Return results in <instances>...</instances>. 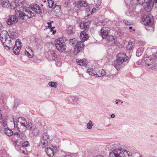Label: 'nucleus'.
Listing matches in <instances>:
<instances>
[{"instance_id": "nucleus-1", "label": "nucleus", "mask_w": 157, "mask_h": 157, "mask_svg": "<svg viewBox=\"0 0 157 157\" xmlns=\"http://www.w3.org/2000/svg\"><path fill=\"white\" fill-rule=\"evenodd\" d=\"M130 152L120 149H115L109 154V157H129Z\"/></svg>"}, {"instance_id": "nucleus-2", "label": "nucleus", "mask_w": 157, "mask_h": 157, "mask_svg": "<svg viewBox=\"0 0 157 157\" xmlns=\"http://www.w3.org/2000/svg\"><path fill=\"white\" fill-rule=\"evenodd\" d=\"M128 59V57L125 54L118 53L117 55L114 63V67L117 70L119 69L121 67L123 63L126 61Z\"/></svg>"}, {"instance_id": "nucleus-3", "label": "nucleus", "mask_w": 157, "mask_h": 157, "mask_svg": "<svg viewBox=\"0 0 157 157\" xmlns=\"http://www.w3.org/2000/svg\"><path fill=\"white\" fill-rule=\"evenodd\" d=\"M55 46L56 48L60 52H64L66 50V46L63 41V39L60 38L55 40Z\"/></svg>"}, {"instance_id": "nucleus-4", "label": "nucleus", "mask_w": 157, "mask_h": 157, "mask_svg": "<svg viewBox=\"0 0 157 157\" xmlns=\"http://www.w3.org/2000/svg\"><path fill=\"white\" fill-rule=\"evenodd\" d=\"M90 75H94L97 77H101L106 74V72L104 70H99L97 72L95 71L93 68H89L86 71Z\"/></svg>"}, {"instance_id": "nucleus-5", "label": "nucleus", "mask_w": 157, "mask_h": 157, "mask_svg": "<svg viewBox=\"0 0 157 157\" xmlns=\"http://www.w3.org/2000/svg\"><path fill=\"white\" fill-rule=\"evenodd\" d=\"M8 33L6 30H2L0 33V40L3 44H6V43L8 44L11 42L8 39Z\"/></svg>"}, {"instance_id": "nucleus-6", "label": "nucleus", "mask_w": 157, "mask_h": 157, "mask_svg": "<svg viewBox=\"0 0 157 157\" xmlns=\"http://www.w3.org/2000/svg\"><path fill=\"white\" fill-rule=\"evenodd\" d=\"M142 23L145 25H149L150 26L153 24L152 16L151 14L144 15L142 18Z\"/></svg>"}, {"instance_id": "nucleus-7", "label": "nucleus", "mask_w": 157, "mask_h": 157, "mask_svg": "<svg viewBox=\"0 0 157 157\" xmlns=\"http://www.w3.org/2000/svg\"><path fill=\"white\" fill-rule=\"evenodd\" d=\"M25 4V2L23 0L16 1L11 2L10 8L12 9L17 8L18 10H20V8L22 9Z\"/></svg>"}, {"instance_id": "nucleus-8", "label": "nucleus", "mask_w": 157, "mask_h": 157, "mask_svg": "<svg viewBox=\"0 0 157 157\" xmlns=\"http://www.w3.org/2000/svg\"><path fill=\"white\" fill-rule=\"evenodd\" d=\"M83 42L82 41H80L77 43L76 45H75L74 48V55H77L84 47V45L83 43Z\"/></svg>"}, {"instance_id": "nucleus-9", "label": "nucleus", "mask_w": 157, "mask_h": 157, "mask_svg": "<svg viewBox=\"0 0 157 157\" xmlns=\"http://www.w3.org/2000/svg\"><path fill=\"white\" fill-rule=\"evenodd\" d=\"M56 147L52 146L47 147L45 149V151L47 155L50 157H52L56 151Z\"/></svg>"}, {"instance_id": "nucleus-10", "label": "nucleus", "mask_w": 157, "mask_h": 157, "mask_svg": "<svg viewBox=\"0 0 157 157\" xmlns=\"http://www.w3.org/2000/svg\"><path fill=\"white\" fill-rule=\"evenodd\" d=\"M110 31V29L108 27H103L100 30V35L103 38H105L108 37Z\"/></svg>"}, {"instance_id": "nucleus-11", "label": "nucleus", "mask_w": 157, "mask_h": 157, "mask_svg": "<svg viewBox=\"0 0 157 157\" xmlns=\"http://www.w3.org/2000/svg\"><path fill=\"white\" fill-rule=\"evenodd\" d=\"M6 22L8 25H12L17 23L18 22V19L15 16H10Z\"/></svg>"}, {"instance_id": "nucleus-12", "label": "nucleus", "mask_w": 157, "mask_h": 157, "mask_svg": "<svg viewBox=\"0 0 157 157\" xmlns=\"http://www.w3.org/2000/svg\"><path fill=\"white\" fill-rule=\"evenodd\" d=\"M74 5L75 7L80 8L82 7L86 6H87V3L83 0H79L75 3Z\"/></svg>"}, {"instance_id": "nucleus-13", "label": "nucleus", "mask_w": 157, "mask_h": 157, "mask_svg": "<svg viewBox=\"0 0 157 157\" xmlns=\"http://www.w3.org/2000/svg\"><path fill=\"white\" fill-rule=\"evenodd\" d=\"M107 44L110 46H113L116 41V37L112 35L107 37Z\"/></svg>"}, {"instance_id": "nucleus-14", "label": "nucleus", "mask_w": 157, "mask_h": 157, "mask_svg": "<svg viewBox=\"0 0 157 157\" xmlns=\"http://www.w3.org/2000/svg\"><path fill=\"white\" fill-rule=\"evenodd\" d=\"M22 9L23 11H25V15L27 16L29 18H31L34 16V13L30 11L29 9L23 7Z\"/></svg>"}, {"instance_id": "nucleus-15", "label": "nucleus", "mask_w": 157, "mask_h": 157, "mask_svg": "<svg viewBox=\"0 0 157 157\" xmlns=\"http://www.w3.org/2000/svg\"><path fill=\"white\" fill-rule=\"evenodd\" d=\"M91 22L88 21L86 22L81 23L80 25V28L84 29L85 31H88L89 29L90 24Z\"/></svg>"}, {"instance_id": "nucleus-16", "label": "nucleus", "mask_w": 157, "mask_h": 157, "mask_svg": "<svg viewBox=\"0 0 157 157\" xmlns=\"http://www.w3.org/2000/svg\"><path fill=\"white\" fill-rule=\"evenodd\" d=\"M145 62L147 65L150 68H152L155 67V64H153V60L150 58H147L145 60Z\"/></svg>"}, {"instance_id": "nucleus-17", "label": "nucleus", "mask_w": 157, "mask_h": 157, "mask_svg": "<svg viewBox=\"0 0 157 157\" xmlns=\"http://www.w3.org/2000/svg\"><path fill=\"white\" fill-rule=\"evenodd\" d=\"M80 37L81 40L84 42L88 39L89 36L86 32L83 31L81 32Z\"/></svg>"}, {"instance_id": "nucleus-18", "label": "nucleus", "mask_w": 157, "mask_h": 157, "mask_svg": "<svg viewBox=\"0 0 157 157\" xmlns=\"http://www.w3.org/2000/svg\"><path fill=\"white\" fill-rule=\"evenodd\" d=\"M31 8L32 10L36 13H41V10L40 6L37 4H33L31 6Z\"/></svg>"}, {"instance_id": "nucleus-19", "label": "nucleus", "mask_w": 157, "mask_h": 157, "mask_svg": "<svg viewBox=\"0 0 157 157\" xmlns=\"http://www.w3.org/2000/svg\"><path fill=\"white\" fill-rule=\"evenodd\" d=\"M9 40L11 41L8 44L6 43V44H3L7 50L10 49V48H12L13 47V45L15 42V40L13 39H12V40Z\"/></svg>"}, {"instance_id": "nucleus-20", "label": "nucleus", "mask_w": 157, "mask_h": 157, "mask_svg": "<svg viewBox=\"0 0 157 157\" xmlns=\"http://www.w3.org/2000/svg\"><path fill=\"white\" fill-rule=\"evenodd\" d=\"M0 4L4 7L7 8L10 6L8 0H0Z\"/></svg>"}, {"instance_id": "nucleus-21", "label": "nucleus", "mask_w": 157, "mask_h": 157, "mask_svg": "<svg viewBox=\"0 0 157 157\" xmlns=\"http://www.w3.org/2000/svg\"><path fill=\"white\" fill-rule=\"evenodd\" d=\"M77 63L80 65L86 66L87 64L86 61L84 59H81L80 60H76Z\"/></svg>"}, {"instance_id": "nucleus-22", "label": "nucleus", "mask_w": 157, "mask_h": 157, "mask_svg": "<svg viewBox=\"0 0 157 157\" xmlns=\"http://www.w3.org/2000/svg\"><path fill=\"white\" fill-rule=\"evenodd\" d=\"M48 144V141L46 140H41L39 144V146L41 148L45 147Z\"/></svg>"}, {"instance_id": "nucleus-23", "label": "nucleus", "mask_w": 157, "mask_h": 157, "mask_svg": "<svg viewBox=\"0 0 157 157\" xmlns=\"http://www.w3.org/2000/svg\"><path fill=\"white\" fill-rule=\"evenodd\" d=\"M20 125L26 126L27 122L25 118L22 117H20L19 118Z\"/></svg>"}, {"instance_id": "nucleus-24", "label": "nucleus", "mask_w": 157, "mask_h": 157, "mask_svg": "<svg viewBox=\"0 0 157 157\" xmlns=\"http://www.w3.org/2000/svg\"><path fill=\"white\" fill-rule=\"evenodd\" d=\"M48 2L49 8L54 9L56 7V4L53 0H48Z\"/></svg>"}, {"instance_id": "nucleus-25", "label": "nucleus", "mask_w": 157, "mask_h": 157, "mask_svg": "<svg viewBox=\"0 0 157 157\" xmlns=\"http://www.w3.org/2000/svg\"><path fill=\"white\" fill-rule=\"evenodd\" d=\"M4 133L9 136H10L13 134V132L9 128H5L4 130Z\"/></svg>"}, {"instance_id": "nucleus-26", "label": "nucleus", "mask_w": 157, "mask_h": 157, "mask_svg": "<svg viewBox=\"0 0 157 157\" xmlns=\"http://www.w3.org/2000/svg\"><path fill=\"white\" fill-rule=\"evenodd\" d=\"M25 54L30 58H32L33 55V51L31 49H29V51H25Z\"/></svg>"}, {"instance_id": "nucleus-27", "label": "nucleus", "mask_w": 157, "mask_h": 157, "mask_svg": "<svg viewBox=\"0 0 157 157\" xmlns=\"http://www.w3.org/2000/svg\"><path fill=\"white\" fill-rule=\"evenodd\" d=\"M49 138V136L47 133H43L41 136V140L48 141Z\"/></svg>"}, {"instance_id": "nucleus-28", "label": "nucleus", "mask_w": 157, "mask_h": 157, "mask_svg": "<svg viewBox=\"0 0 157 157\" xmlns=\"http://www.w3.org/2000/svg\"><path fill=\"white\" fill-rule=\"evenodd\" d=\"M21 49V48H18V47L17 48L14 47L13 48V52L16 55H18L19 54Z\"/></svg>"}, {"instance_id": "nucleus-29", "label": "nucleus", "mask_w": 157, "mask_h": 157, "mask_svg": "<svg viewBox=\"0 0 157 157\" xmlns=\"http://www.w3.org/2000/svg\"><path fill=\"white\" fill-rule=\"evenodd\" d=\"M39 129L38 128L35 127L33 128L32 133L34 136H36L39 133Z\"/></svg>"}, {"instance_id": "nucleus-30", "label": "nucleus", "mask_w": 157, "mask_h": 157, "mask_svg": "<svg viewBox=\"0 0 157 157\" xmlns=\"http://www.w3.org/2000/svg\"><path fill=\"white\" fill-rule=\"evenodd\" d=\"M134 45V43L132 42L129 43L126 46V49L128 50H131L133 48Z\"/></svg>"}, {"instance_id": "nucleus-31", "label": "nucleus", "mask_w": 157, "mask_h": 157, "mask_svg": "<svg viewBox=\"0 0 157 157\" xmlns=\"http://www.w3.org/2000/svg\"><path fill=\"white\" fill-rule=\"evenodd\" d=\"M22 44L21 43V42L20 41L19 39H17L15 41V44L14 46V47H16L18 48H21V46H22Z\"/></svg>"}, {"instance_id": "nucleus-32", "label": "nucleus", "mask_w": 157, "mask_h": 157, "mask_svg": "<svg viewBox=\"0 0 157 157\" xmlns=\"http://www.w3.org/2000/svg\"><path fill=\"white\" fill-rule=\"evenodd\" d=\"M27 129L26 126L20 125L19 127H18V129L20 132H24L26 131Z\"/></svg>"}, {"instance_id": "nucleus-33", "label": "nucleus", "mask_w": 157, "mask_h": 157, "mask_svg": "<svg viewBox=\"0 0 157 157\" xmlns=\"http://www.w3.org/2000/svg\"><path fill=\"white\" fill-rule=\"evenodd\" d=\"M48 85L51 86L55 88H56L57 86V83L54 82H49L48 83Z\"/></svg>"}, {"instance_id": "nucleus-34", "label": "nucleus", "mask_w": 157, "mask_h": 157, "mask_svg": "<svg viewBox=\"0 0 157 157\" xmlns=\"http://www.w3.org/2000/svg\"><path fill=\"white\" fill-rule=\"evenodd\" d=\"M16 10H17L18 12H19V16L21 19H23V17L25 16V13H23L20 10L17 9L15 10V12H16Z\"/></svg>"}, {"instance_id": "nucleus-35", "label": "nucleus", "mask_w": 157, "mask_h": 157, "mask_svg": "<svg viewBox=\"0 0 157 157\" xmlns=\"http://www.w3.org/2000/svg\"><path fill=\"white\" fill-rule=\"evenodd\" d=\"M100 3L99 2V3L97 5L96 8H94L92 9V11H91V12L90 13H91L92 14L93 12H94L96 10H98L100 9Z\"/></svg>"}, {"instance_id": "nucleus-36", "label": "nucleus", "mask_w": 157, "mask_h": 157, "mask_svg": "<svg viewBox=\"0 0 157 157\" xmlns=\"http://www.w3.org/2000/svg\"><path fill=\"white\" fill-rule=\"evenodd\" d=\"M93 126L92 122L91 121H90L87 124V128L89 129H91Z\"/></svg>"}, {"instance_id": "nucleus-37", "label": "nucleus", "mask_w": 157, "mask_h": 157, "mask_svg": "<svg viewBox=\"0 0 157 157\" xmlns=\"http://www.w3.org/2000/svg\"><path fill=\"white\" fill-rule=\"evenodd\" d=\"M29 146V143L28 141H25L21 145V148H24V147Z\"/></svg>"}, {"instance_id": "nucleus-38", "label": "nucleus", "mask_w": 157, "mask_h": 157, "mask_svg": "<svg viewBox=\"0 0 157 157\" xmlns=\"http://www.w3.org/2000/svg\"><path fill=\"white\" fill-rule=\"evenodd\" d=\"M70 44L72 45L75 44V43L77 41V40L76 38H74L72 39H70L69 40Z\"/></svg>"}, {"instance_id": "nucleus-39", "label": "nucleus", "mask_w": 157, "mask_h": 157, "mask_svg": "<svg viewBox=\"0 0 157 157\" xmlns=\"http://www.w3.org/2000/svg\"><path fill=\"white\" fill-rule=\"evenodd\" d=\"M27 128L28 129L30 130L32 127V124L30 122H28L27 125H26Z\"/></svg>"}, {"instance_id": "nucleus-40", "label": "nucleus", "mask_w": 157, "mask_h": 157, "mask_svg": "<svg viewBox=\"0 0 157 157\" xmlns=\"http://www.w3.org/2000/svg\"><path fill=\"white\" fill-rule=\"evenodd\" d=\"M20 134L18 132H16L13 135V138L16 139V138H17L18 136H19L20 137H20Z\"/></svg>"}, {"instance_id": "nucleus-41", "label": "nucleus", "mask_w": 157, "mask_h": 157, "mask_svg": "<svg viewBox=\"0 0 157 157\" xmlns=\"http://www.w3.org/2000/svg\"><path fill=\"white\" fill-rule=\"evenodd\" d=\"M72 29L73 28L72 26H70L69 27H68L67 31L68 33L71 34L72 33Z\"/></svg>"}, {"instance_id": "nucleus-42", "label": "nucleus", "mask_w": 157, "mask_h": 157, "mask_svg": "<svg viewBox=\"0 0 157 157\" xmlns=\"http://www.w3.org/2000/svg\"><path fill=\"white\" fill-rule=\"evenodd\" d=\"M123 22L124 24H125L127 25H130L132 24L131 22L129 21H127L126 20H124Z\"/></svg>"}, {"instance_id": "nucleus-43", "label": "nucleus", "mask_w": 157, "mask_h": 157, "mask_svg": "<svg viewBox=\"0 0 157 157\" xmlns=\"http://www.w3.org/2000/svg\"><path fill=\"white\" fill-rule=\"evenodd\" d=\"M51 54L53 59H55L56 58V54L55 52L53 51H51Z\"/></svg>"}, {"instance_id": "nucleus-44", "label": "nucleus", "mask_w": 157, "mask_h": 157, "mask_svg": "<svg viewBox=\"0 0 157 157\" xmlns=\"http://www.w3.org/2000/svg\"><path fill=\"white\" fill-rule=\"evenodd\" d=\"M138 4L142 5L145 2V0H137Z\"/></svg>"}, {"instance_id": "nucleus-45", "label": "nucleus", "mask_w": 157, "mask_h": 157, "mask_svg": "<svg viewBox=\"0 0 157 157\" xmlns=\"http://www.w3.org/2000/svg\"><path fill=\"white\" fill-rule=\"evenodd\" d=\"M1 124L2 126L4 127H5V126L7 125L6 121L4 120H2L1 121Z\"/></svg>"}, {"instance_id": "nucleus-46", "label": "nucleus", "mask_w": 157, "mask_h": 157, "mask_svg": "<svg viewBox=\"0 0 157 157\" xmlns=\"http://www.w3.org/2000/svg\"><path fill=\"white\" fill-rule=\"evenodd\" d=\"M139 51H140V50L139 49H138L137 50V51L136 53V55L138 56H140L142 54V52H140Z\"/></svg>"}, {"instance_id": "nucleus-47", "label": "nucleus", "mask_w": 157, "mask_h": 157, "mask_svg": "<svg viewBox=\"0 0 157 157\" xmlns=\"http://www.w3.org/2000/svg\"><path fill=\"white\" fill-rule=\"evenodd\" d=\"M18 140L17 139L14 140H13V144L14 145L16 146L18 142Z\"/></svg>"}, {"instance_id": "nucleus-48", "label": "nucleus", "mask_w": 157, "mask_h": 157, "mask_svg": "<svg viewBox=\"0 0 157 157\" xmlns=\"http://www.w3.org/2000/svg\"><path fill=\"white\" fill-rule=\"evenodd\" d=\"M62 157H72V156L69 154H65V155H63Z\"/></svg>"}, {"instance_id": "nucleus-49", "label": "nucleus", "mask_w": 157, "mask_h": 157, "mask_svg": "<svg viewBox=\"0 0 157 157\" xmlns=\"http://www.w3.org/2000/svg\"><path fill=\"white\" fill-rule=\"evenodd\" d=\"M78 100V98H74L73 99V101L75 102H77Z\"/></svg>"}, {"instance_id": "nucleus-50", "label": "nucleus", "mask_w": 157, "mask_h": 157, "mask_svg": "<svg viewBox=\"0 0 157 157\" xmlns=\"http://www.w3.org/2000/svg\"><path fill=\"white\" fill-rule=\"evenodd\" d=\"M52 22H53V21H52L51 22H48L47 23V24L48 25V27H49V28H50L51 27L52 25H51V23Z\"/></svg>"}, {"instance_id": "nucleus-51", "label": "nucleus", "mask_w": 157, "mask_h": 157, "mask_svg": "<svg viewBox=\"0 0 157 157\" xmlns=\"http://www.w3.org/2000/svg\"><path fill=\"white\" fill-rule=\"evenodd\" d=\"M141 45H142V46L144 45L145 44V42L144 41H141Z\"/></svg>"}, {"instance_id": "nucleus-52", "label": "nucleus", "mask_w": 157, "mask_h": 157, "mask_svg": "<svg viewBox=\"0 0 157 157\" xmlns=\"http://www.w3.org/2000/svg\"><path fill=\"white\" fill-rule=\"evenodd\" d=\"M107 77H109V78H112L113 77V76L112 75H107Z\"/></svg>"}, {"instance_id": "nucleus-53", "label": "nucleus", "mask_w": 157, "mask_h": 157, "mask_svg": "<svg viewBox=\"0 0 157 157\" xmlns=\"http://www.w3.org/2000/svg\"><path fill=\"white\" fill-rule=\"evenodd\" d=\"M153 4L154 5L157 4V0H154L153 2Z\"/></svg>"}, {"instance_id": "nucleus-54", "label": "nucleus", "mask_w": 157, "mask_h": 157, "mask_svg": "<svg viewBox=\"0 0 157 157\" xmlns=\"http://www.w3.org/2000/svg\"><path fill=\"white\" fill-rule=\"evenodd\" d=\"M90 9L89 8L87 7L86 8V11L87 12H89L90 11Z\"/></svg>"}, {"instance_id": "nucleus-55", "label": "nucleus", "mask_w": 157, "mask_h": 157, "mask_svg": "<svg viewBox=\"0 0 157 157\" xmlns=\"http://www.w3.org/2000/svg\"><path fill=\"white\" fill-rule=\"evenodd\" d=\"M20 152H22V153L23 154H26V153L25 152V151H23L21 150V151H20Z\"/></svg>"}, {"instance_id": "nucleus-56", "label": "nucleus", "mask_w": 157, "mask_h": 157, "mask_svg": "<svg viewBox=\"0 0 157 157\" xmlns=\"http://www.w3.org/2000/svg\"><path fill=\"white\" fill-rule=\"evenodd\" d=\"M55 28L54 27H52V28H51V29L53 31V34H54V33H56V31H54L53 30V29H54Z\"/></svg>"}, {"instance_id": "nucleus-57", "label": "nucleus", "mask_w": 157, "mask_h": 157, "mask_svg": "<svg viewBox=\"0 0 157 157\" xmlns=\"http://www.w3.org/2000/svg\"><path fill=\"white\" fill-rule=\"evenodd\" d=\"M111 117L112 118H113L115 117V115L114 114H112L111 115Z\"/></svg>"}, {"instance_id": "nucleus-58", "label": "nucleus", "mask_w": 157, "mask_h": 157, "mask_svg": "<svg viewBox=\"0 0 157 157\" xmlns=\"http://www.w3.org/2000/svg\"><path fill=\"white\" fill-rule=\"evenodd\" d=\"M95 157H104L102 155H99Z\"/></svg>"}, {"instance_id": "nucleus-59", "label": "nucleus", "mask_w": 157, "mask_h": 157, "mask_svg": "<svg viewBox=\"0 0 157 157\" xmlns=\"http://www.w3.org/2000/svg\"><path fill=\"white\" fill-rule=\"evenodd\" d=\"M132 27H129V29H132Z\"/></svg>"}, {"instance_id": "nucleus-60", "label": "nucleus", "mask_w": 157, "mask_h": 157, "mask_svg": "<svg viewBox=\"0 0 157 157\" xmlns=\"http://www.w3.org/2000/svg\"><path fill=\"white\" fill-rule=\"evenodd\" d=\"M149 0V2H150L152 1V0Z\"/></svg>"}, {"instance_id": "nucleus-61", "label": "nucleus", "mask_w": 157, "mask_h": 157, "mask_svg": "<svg viewBox=\"0 0 157 157\" xmlns=\"http://www.w3.org/2000/svg\"><path fill=\"white\" fill-rule=\"evenodd\" d=\"M145 10H146V11H148V10H147V8H146V9H145Z\"/></svg>"}, {"instance_id": "nucleus-62", "label": "nucleus", "mask_w": 157, "mask_h": 157, "mask_svg": "<svg viewBox=\"0 0 157 157\" xmlns=\"http://www.w3.org/2000/svg\"><path fill=\"white\" fill-rule=\"evenodd\" d=\"M116 104H117L118 103V102L117 101H116Z\"/></svg>"}, {"instance_id": "nucleus-63", "label": "nucleus", "mask_w": 157, "mask_h": 157, "mask_svg": "<svg viewBox=\"0 0 157 157\" xmlns=\"http://www.w3.org/2000/svg\"><path fill=\"white\" fill-rule=\"evenodd\" d=\"M11 35L13 36H14V34H12Z\"/></svg>"}, {"instance_id": "nucleus-64", "label": "nucleus", "mask_w": 157, "mask_h": 157, "mask_svg": "<svg viewBox=\"0 0 157 157\" xmlns=\"http://www.w3.org/2000/svg\"><path fill=\"white\" fill-rule=\"evenodd\" d=\"M28 157L27 156H25V157Z\"/></svg>"}]
</instances>
